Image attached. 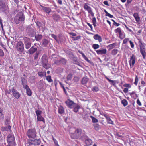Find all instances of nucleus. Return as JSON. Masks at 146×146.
I'll list each match as a JSON object with an SVG mask.
<instances>
[{
    "mask_svg": "<svg viewBox=\"0 0 146 146\" xmlns=\"http://www.w3.org/2000/svg\"><path fill=\"white\" fill-rule=\"evenodd\" d=\"M99 88L96 86H94L92 89V90L94 92H97L99 91Z\"/></svg>",
    "mask_w": 146,
    "mask_h": 146,
    "instance_id": "obj_38",
    "label": "nucleus"
},
{
    "mask_svg": "<svg viewBox=\"0 0 146 146\" xmlns=\"http://www.w3.org/2000/svg\"><path fill=\"white\" fill-rule=\"evenodd\" d=\"M129 38H125L123 41V44H126L127 43L128 41H129Z\"/></svg>",
    "mask_w": 146,
    "mask_h": 146,
    "instance_id": "obj_48",
    "label": "nucleus"
},
{
    "mask_svg": "<svg viewBox=\"0 0 146 146\" xmlns=\"http://www.w3.org/2000/svg\"><path fill=\"white\" fill-rule=\"evenodd\" d=\"M89 80V79L87 77H83L82 80V84H86L88 82Z\"/></svg>",
    "mask_w": 146,
    "mask_h": 146,
    "instance_id": "obj_27",
    "label": "nucleus"
},
{
    "mask_svg": "<svg viewBox=\"0 0 146 146\" xmlns=\"http://www.w3.org/2000/svg\"><path fill=\"white\" fill-rule=\"evenodd\" d=\"M103 3L104 5H105L107 6H108L109 5V4L108 3V1H104L103 2Z\"/></svg>",
    "mask_w": 146,
    "mask_h": 146,
    "instance_id": "obj_64",
    "label": "nucleus"
},
{
    "mask_svg": "<svg viewBox=\"0 0 146 146\" xmlns=\"http://www.w3.org/2000/svg\"><path fill=\"white\" fill-rule=\"evenodd\" d=\"M130 95L131 97L134 99H136L138 97L135 91H133L132 93H130Z\"/></svg>",
    "mask_w": 146,
    "mask_h": 146,
    "instance_id": "obj_23",
    "label": "nucleus"
},
{
    "mask_svg": "<svg viewBox=\"0 0 146 146\" xmlns=\"http://www.w3.org/2000/svg\"><path fill=\"white\" fill-rule=\"evenodd\" d=\"M4 56V53L2 50L0 49V56L3 57Z\"/></svg>",
    "mask_w": 146,
    "mask_h": 146,
    "instance_id": "obj_55",
    "label": "nucleus"
},
{
    "mask_svg": "<svg viewBox=\"0 0 146 146\" xmlns=\"http://www.w3.org/2000/svg\"><path fill=\"white\" fill-rule=\"evenodd\" d=\"M138 81L139 78L138 76L137 75H136L135 79V82H134V84L135 86H137V85Z\"/></svg>",
    "mask_w": 146,
    "mask_h": 146,
    "instance_id": "obj_39",
    "label": "nucleus"
},
{
    "mask_svg": "<svg viewBox=\"0 0 146 146\" xmlns=\"http://www.w3.org/2000/svg\"><path fill=\"white\" fill-rule=\"evenodd\" d=\"M136 57L134 54H132L129 63L131 68H132L134 65L135 62Z\"/></svg>",
    "mask_w": 146,
    "mask_h": 146,
    "instance_id": "obj_9",
    "label": "nucleus"
},
{
    "mask_svg": "<svg viewBox=\"0 0 146 146\" xmlns=\"http://www.w3.org/2000/svg\"><path fill=\"white\" fill-rule=\"evenodd\" d=\"M16 48L19 52L22 53L24 51V44L21 41L18 42L16 45Z\"/></svg>",
    "mask_w": 146,
    "mask_h": 146,
    "instance_id": "obj_4",
    "label": "nucleus"
},
{
    "mask_svg": "<svg viewBox=\"0 0 146 146\" xmlns=\"http://www.w3.org/2000/svg\"><path fill=\"white\" fill-rule=\"evenodd\" d=\"M93 38L96 40H98L100 42H101L102 41L101 36L98 34L95 35L94 36Z\"/></svg>",
    "mask_w": 146,
    "mask_h": 146,
    "instance_id": "obj_17",
    "label": "nucleus"
},
{
    "mask_svg": "<svg viewBox=\"0 0 146 146\" xmlns=\"http://www.w3.org/2000/svg\"><path fill=\"white\" fill-rule=\"evenodd\" d=\"M95 129L96 130H98L99 129V125L98 124H95L93 125Z\"/></svg>",
    "mask_w": 146,
    "mask_h": 146,
    "instance_id": "obj_46",
    "label": "nucleus"
},
{
    "mask_svg": "<svg viewBox=\"0 0 146 146\" xmlns=\"http://www.w3.org/2000/svg\"><path fill=\"white\" fill-rule=\"evenodd\" d=\"M119 50L116 48H114L112 50L111 52V54L112 55L115 56L116 55Z\"/></svg>",
    "mask_w": 146,
    "mask_h": 146,
    "instance_id": "obj_29",
    "label": "nucleus"
},
{
    "mask_svg": "<svg viewBox=\"0 0 146 146\" xmlns=\"http://www.w3.org/2000/svg\"><path fill=\"white\" fill-rule=\"evenodd\" d=\"M78 52L82 54L83 57V58L87 61L88 62H90V61L88 58L85 55V54L82 53V52L80 51H78Z\"/></svg>",
    "mask_w": 146,
    "mask_h": 146,
    "instance_id": "obj_28",
    "label": "nucleus"
},
{
    "mask_svg": "<svg viewBox=\"0 0 146 146\" xmlns=\"http://www.w3.org/2000/svg\"><path fill=\"white\" fill-rule=\"evenodd\" d=\"M47 58V56L45 54H44L41 58L42 64L48 62V61Z\"/></svg>",
    "mask_w": 146,
    "mask_h": 146,
    "instance_id": "obj_15",
    "label": "nucleus"
},
{
    "mask_svg": "<svg viewBox=\"0 0 146 146\" xmlns=\"http://www.w3.org/2000/svg\"><path fill=\"white\" fill-rule=\"evenodd\" d=\"M123 86L125 87H126V88H131V85L129 84H127L123 85Z\"/></svg>",
    "mask_w": 146,
    "mask_h": 146,
    "instance_id": "obj_51",
    "label": "nucleus"
},
{
    "mask_svg": "<svg viewBox=\"0 0 146 146\" xmlns=\"http://www.w3.org/2000/svg\"><path fill=\"white\" fill-rule=\"evenodd\" d=\"M96 52L98 55L105 54L106 53L107 50L106 49H102L101 50L99 49L96 50Z\"/></svg>",
    "mask_w": 146,
    "mask_h": 146,
    "instance_id": "obj_12",
    "label": "nucleus"
},
{
    "mask_svg": "<svg viewBox=\"0 0 146 146\" xmlns=\"http://www.w3.org/2000/svg\"><path fill=\"white\" fill-rule=\"evenodd\" d=\"M46 77L47 80L49 82H52L53 81L51 79V77L49 75L45 76Z\"/></svg>",
    "mask_w": 146,
    "mask_h": 146,
    "instance_id": "obj_34",
    "label": "nucleus"
},
{
    "mask_svg": "<svg viewBox=\"0 0 146 146\" xmlns=\"http://www.w3.org/2000/svg\"><path fill=\"white\" fill-rule=\"evenodd\" d=\"M105 77L106 79L109 81V82H110L112 85L114 86H115L116 85V82H117V81L111 80L106 76Z\"/></svg>",
    "mask_w": 146,
    "mask_h": 146,
    "instance_id": "obj_20",
    "label": "nucleus"
},
{
    "mask_svg": "<svg viewBox=\"0 0 146 146\" xmlns=\"http://www.w3.org/2000/svg\"><path fill=\"white\" fill-rule=\"evenodd\" d=\"M121 102L124 107L127 106L128 104V102L126 99H125L122 100L121 101Z\"/></svg>",
    "mask_w": 146,
    "mask_h": 146,
    "instance_id": "obj_33",
    "label": "nucleus"
},
{
    "mask_svg": "<svg viewBox=\"0 0 146 146\" xmlns=\"http://www.w3.org/2000/svg\"><path fill=\"white\" fill-rule=\"evenodd\" d=\"M65 102L67 106L71 108H73L76 106V105H77L73 101L71 100L70 99H68L67 101H65Z\"/></svg>",
    "mask_w": 146,
    "mask_h": 146,
    "instance_id": "obj_8",
    "label": "nucleus"
},
{
    "mask_svg": "<svg viewBox=\"0 0 146 146\" xmlns=\"http://www.w3.org/2000/svg\"><path fill=\"white\" fill-rule=\"evenodd\" d=\"M69 34L73 36H76V34L73 32H70Z\"/></svg>",
    "mask_w": 146,
    "mask_h": 146,
    "instance_id": "obj_63",
    "label": "nucleus"
},
{
    "mask_svg": "<svg viewBox=\"0 0 146 146\" xmlns=\"http://www.w3.org/2000/svg\"><path fill=\"white\" fill-rule=\"evenodd\" d=\"M49 42L46 39H44L42 41V44L44 46H46Z\"/></svg>",
    "mask_w": 146,
    "mask_h": 146,
    "instance_id": "obj_32",
    "label": "nucleus"
},
{
    "mask_svg": "<svg viewBox=\"0 0 146 146\" xmlns=\"http://www.w3.org/2000/svg\"><path fill=\"white\" fill-rule=\"evenodd\" d=\"M128 89L127 88H125L123 90V91L125 93H127L128 92Z\"/></svg>",
    "mask_w": 146,
    "mask_h": 146,
    "instance_id": "obj_62",
    "label": "nucleus"
},
{
    "mask_svg": "<svg viewBox=\"0 0 146 146\" xmlns=\"http://www.w3.org/2000/svg\"><path fill=\"white\" fill-rule=\"evenodd\" d=\"M22 84L23 88L25 89L26 91V93L27 95L29 96H31L32 94V92L27 85H25V82H27L25 79L23 78L22 79Z\"/></svg>",
    "mask_w": 146,
    "mask_h": 146,
    "instance_id": "obj_3",
    "label": "nucleus"
},
{
    "mask_svg": "<svg viewBox=\"0 0 146 146\" xmlns=\"http://www.w3.org/2000/svg\"><path fill=\"white\" fill-rule=\"evenodd\" d=\"M133 15L137 22V23H139L140 17L139 14L137 13H135L133 14Z\"/></svg>",
    "mask_w": 146,
    "mask_h": 146,
    "instance_id": "obj_13",
    "label": "nucleus"
},
{
    "mask_svg": "<svg viewBox=\"0 0 146 146\" xmlns=\"http://www.w3.org/2000/svg\"><path fill=\"white\" fill-rule=\"evenodd\" d=\"M93 23V24L94 27H96V19L95 17H93L92 19Z\"/></svg>",
    "mask_w": 146,
    "mask_h": 146,
    "instance_id": "obj_42",
    "label": "nucleus"
},
{
    "mask_svg": "<svg viewBox=\"0 0 146 146\" xmlns=\"http://www.w3.org/2000/svg\"><path fill=\"white\" fill-rule=\"evenodd\" d=\"M107 122L108 123L113 124V121L111 120V119H107Z\"/></svg>",
    "mask_w": 146,
    "mask_h": 146,
    "instance_id": "obj_53",
    "label": "nucleus"
},
{
    "mask_svg": "<svg viewBox=\"0 0 146 146\" xmlns=\"http://www.w3.org/2000/svg\"><path fill=\"white\" fill-rule=\"evenodd\" d=\"M92 47L94 49H96L99 48L100 46L98 44H94L92 45Z\"/></svg>",
    "mask_w": 146,
    "mask_h": 146,
    "instance_id": "obj_43",
    "label": "nucleus"
},
{
    "mask_svg": "<svg viewBox=\"0 0 146 146\" xmlns=\"http://www.w3.org/2000/svg\"><path fill=\"white\" fill-rule=\"evenodd\" d=\"M6 7L5 4L1 3L0 4V9L2 11H4L6 10Z\"/></svg>",
    "mask_w": 146,
    "mask_h": 146,
    "instance_id": "obj_24",
    "label": "nucleus"
},
{
    "mask_svg": "<svg viewBox=\"0 0 146 146\" xmlns=\"http://www.w3.org/2000/svg\"><path fill=\"white\" fill-rule=\"evenodd\" d=\"M36 132L35 129H30L27 131V136L29 138L34 139L36 137Z\"/></svg>",
    "mask_w": 146,
    "mask_h": 146,
    "instance_id": "obj_2",
    "label": "nucleus"
},
{
    "mask_svg": "<svg viewBox=\"0 0 146 146\" xmlns=\"http://www.w3.org/2000/svg\"><path fill=\"white\" fill-rule=\"evenodd\" d=\"M92 143V141L89 138H87L85 140V143L87 146L91 145Z\"/></svg>",
    "mask_w": 146,
    "mask_h": 146,
    "instance_id": "obj_21",
    "label": "nucleus"
},
{
    "mask_svg": "<svg viewBox=\"0 0 146 146\" xmlns=\"http://www.w3.org/2000/svg\"><path fill=\"white\" fill-rule=\"evenodd\" d=\"M37 50L36 47L34 48L33 46H32L29 50V52L30 54H33Z\"/></svg>",
    "mask_w": 146,
    "mask_h": 146,
    "instance_id": "obj_18",
    "label": "nucleus"
},
{
    "mask_svg": "<svg viewBox=\"0 0 146 146\" xmlns=\"http://www.w3.org/2000/svg\"><path fill=\"white\" fill-rule=\"evenodd\" d=\"M5 123L6 125H9L10 123V119H6L5 121Z\"/></svg>",
    "mask_w": 146,
    "mask_h": 146,
    "instance_id": "obj_50",
    "label": "nucleus"
},
{
    "mask_svg": "<svg viewBox=\"0 0 146 146\" xmlns=\"http://www.w3.org/2000/svg\"><path fill=\"white\" fill-rule=\"evenodd\" d=\"M129 42L130 44L131 47L133 48L134 47V45L133 42L131 40L129 41Z\"/></svg>",
    "mask_w": 146,
    "mask_h": 146,
    "instance_id": "obj_54",
    "label": "nucleus"
},
{
    "mask_svg": "<svg viewBox=\"0 0 146 146\" xmlns=\"http://www.w3.org/2000/svg\"><path fill=\"white\" fill-rule=\"evenodd\" d=\"M38 74L40 77H42L44 76H46V72L45 71H39L38 73Z\"/></svg>",
    "mask_w": 146,
    "mask_h": 146,
    "instance_id": "obj_25",
    "label": "nucleus"
},
{
    "mask_svg": "<svg viewBox=\"0 0 146 146\" xmlns=\"http://www.w3.org/2000/svg\"><path fill=\"white\" fill-rule=\"evenodd\" d=\"M53 19L56 22H60L61 17L60 15L56 13H54L52 15Z\"/></svg>",
    "mask_w": 146,
    "mask_h": 146,
    "instance_id": "obj_11",
    "label": "nucleus"
},
{
    "mask_svg": "<svg viewBox=\"0 0 146 146\" xmlns=\"http://www.w3.org/2000/svg\"><path fill=\"white\" fill-rule=\"evenodd\" d=\"M25 48L27 49H29L31 46V43L30 42L25 43Z\"/></svg>",
    "mask_w": 146,
    "mask_h": 146,
    "instance_id": "obj_40",
    "label": "nucleus"
},
{
    "mask_svg": "<svg viewBox=\"0 0 146 146\" xmlns=\"http://www.w3.org/2000/svg\"><path fill=\"white\" fill-rule=\"evenodd\" d=\"M42 38V36L41 34H38L35 36V38L36 41H39Z\"/></svg>",
    "mask_w": 146,
    "mask_h": 146,
    "instance_id": "obj_31",
    "label": "nucleus"
},
{
    "mask_svg": "<svg viewBox=\"0 0 146 146\" xmlns=\"http://www.w3.org/2000/svg\"><path fill=\"white\" fill-rule=\"evenodd\" d=\"M43 11L49 14L50 13L51 11V8L49 7H46L43 6H41Z\"/></svg>",
    "mask_w": 146,
    "mask_h": 146,
    "instance_id": "obj_14",
    "label": "nucleus"
},
{
    "mask_svg": "<svg viewBox=\"0 0 146 146\" xmlns=\"http://www.w3.org/2000/svg\"><path fill=\"white\" fill-rule=\"evenodd\" d=\"M11 129V126L9 125L7 127H2L1 129V130L3 132L5 131H9Z\"/></svg>",
    "mask_w": 146,
    "mask_h": 146,
    "instance_id": "obj_16",
    "label": "nucleus"
},
{
    "mask_svg": "<svg viewBox=\"0 0 146 146\" xmlns=\"http://www.w3.org/2000/svg\"><path fill=\"white\" fill-rule=\"evenodd\" d=\"M29 141V143L31 144H32L34 145H39L41 143V140L40 139H28Z\"/></svg>",
    "mask_w": 146,
    "mask_h": 146,
    "instance_id": "obj_7",
    "label": "nucleus"
},
{
    "mask_svg": "<svg viewBox=\"0 0 146 146\" xmlns=\"http://www.w3.org/2000/svg\"><path fill=\"white\" fill-rule=\"evenodd\" d=\"M51 36L55 40H56L57 39V36L54 34H51Z\"/></svg>",
    "mask_w": 146,
    "mask_h": 146,
    "instance_id": "obj_58",
    "label": "nucleus"
},
{
    "mask_svg": "<svg viewBox=\"0 0 146 146\" xmlns=\"http://www.w3.org/2000/svg\"><path fill=\"white\" fill-rule=\"evenodd\" d=\"M116 44V43H115L108 45L107 46V48L109 49L108 50L110 51L113 49L115 47Z\"/></svg>",
    "mask_w": 146,
    "mask_h": 146,
    "instance_id": "obj_22",
    "label": "nucleus"
},
{
    "mask_svg": "<svg viewBox=\"0 0 146 146\" xmlns=\"http://www.w3.org/2000/svg\"><path fill=\"white\" fill-rule=\"evenodd\" d=\"M27 143L25 144V146H33L32 144H31L29 143V141L28 140L27 141Z\"/></svg>",
    "mask_w": 146,
    "mask_h": 146,
    "instance_id": "obj_56",
    "label": "nucleus"
},
{
    "mask_svg": "<svg viewBox=\"0 0 146 146\" xmlns=\"http://www.w3.org/2000/svg\"><path fill=\"white\" fill-rule=\"evenodd\" d=\"M115 33H118L119 34L122 32L121 29L120 27H118L116 29H115Z\"/></svg>",
    "mask_w": 146,
    "mask_h": 146,
    "instance_id": "obj_47",
    "label": "nucleus"
},
{
    "mask_svg": "<svg viewBox=\"0 0 146 146\" xmlns=\"http://www.w3.org/2000/svg\"><path fill=\"white\" fill-rule=\"evenodd\" d=\"M13 96L16 98L19 99L21 96L20 94L15 89L14 87H13L11 90Z\"/></svg>",
    "mask_w": 146,
    "mask_h": 146,
    "instance_id": "obj_10",
    "label": "nucleus"
},
{
    "mask_svg": "<svg viewBox=\"0 0 146 146\" xmlns=\"http://www.w3.org/2000/svg\"><path fill=\"white\" fill-rule=\"evenodd\" d=\"M137 104L139 106H141L142 105L139 99L137 100Z\"/></svg>",
    "mask_w": 146,
    "mask_h": 146,
    "instance_id": "obj_61",
    "label": "nucleus"
},
{
    "mask_svg": "<svg viewBox=\"0 0 146 146\" xmlns=\"http://www.w3.org/2000/svg\"><path fill=\"white\" fill-rule=\"evenodd\" d=\"M81 134V130L78 129L75 130L73 133L71 134V136L74 139L77 138L80 136Z\"/></svg>",
    "mask_w": 146,
    "mask_h": 146,
    "instance_id": "obj_6",
    "label": "nucleus"
},
{
    "mask_svg": "<svg viewBox=\"0 0 146 146\" xmlns=\"http://www.w3.org/2000/svg\"><path fill=\"white\" fill-rule=\"evenodd\" d=\"M64 110L63 107L60 105L58 107V112L59 114H62L64 112Z\"/></svg>",
    "mask_w": 146,
    "mask_h": 146,
    "instance_id": "obj_19",
    "label": "nucleus"
},
{
    "mask_svg": "<svg viewBox=\"0 0 146 146\" xmlns=\"http://www.w3.org/2000/svg\"><path fill=\"white\" fill-rule=\"evenodd\" d=\"M88 5V3H85L84 5V8L85 10L88 11V13L91 14L92 16L94 17V13L92 11L91 8Z\"/></svg>",
    "mask_w": 146,
    "mask_h": 146,
    "instance_id": "obj_5",
    "label": "nucleus"
},
{
    "mask_svg": "<svg viewBox=\"0 0 146 146\" xmlns=\"http://www.w3.org/2000/svg\"><path fill=\"white\" fill-rule=\"evenodd\" d=\"M72 74H68L66 77L67 80H70L72 78Z\"/></svg>",
    "mask_w": 146,
    "mask_h": 146,
    "instance_id": "obj_45",
    "label": "nucleus"
},
{
    "mask_svg": "<svg viewBox=\"0 0 146 146\" xmlns=\"http://www.w3.org/2000/svg\"><path fill=\"white\" fill-rule=\"evenodd\" d=\"M38 53L37 52H36L35 54V55L34 56V60H36L37 59L38 56Z\"/></svg>",
    "mask_w": 146,
    "mask_h": 146,
    "instance_id": "obj_57",
    "label": "nucleus"
},
{
    "mask_svg": "<svg viewBox=\"0 0 146 146\" xmlns=\"http://www.w3.org/2000/svg\"><path fill=\"white\" fill-rule=\"evenodd\" d=\"M36 113L37 116V119H41V114L42 111L39 110H37L36 111Z\"/></svg>",
    "mask_w": 146,
    "mask_h": 146,
    "instance_id": "obj_26",
    "label": "nucleus"
},
{
    "mask_svg": "<svg viewBox=\"0 0 146 146\" xmlns=\"http://www.w3.org/2000/svg\"><path fill=\"white\" fill-rule=\"evenodd\" d=\"M119 37L120 39H123L125 36V35H124L121 32L119 34Z\"/></svg>",
    "mask_w": 146,
    "mask_h": 146,
    "instance_id": "obj_41",
    "label": "nucleus"
},
{
    "mask_svg": "<svg viewBox=\"0 0 146 146\" xmlns=\"http://www.w3.org/2000/svg\"><path fill=\"white\" fill-rule=\"evenodd\" d=\"M72 38L73 39V40H76L80 39L81 38V36H80L79 35L76 37H72Z\"/></svg>",
    "mask_w": 146,
    "mask_h": 146,
    "instance_id": "obj_49",
    "label": "nucleus"
},
{
    "mask_svg": "<svg viewBox=\"0 0 146 146\" xmlns=\"http://www.w3.org/2000/svg\"><path fill=\"white\" fill-rule=\"evenodd\" d=\"M55 63L57 64H60V60H56L55 61Z\"/></svg>",
    "mask_w": 146,
    "mask_h": 146,
    "instance_id": "obj_60",
    "label": "nucleus"
},
{
    "mask_svg": "<svg viewBox=\"0 0 146 146\" xmlns=\"http://www.w3.org/2000/svg\"><path fill=\"white\" fill-rule=\"evenodd\" d=\"M21 15L19 17V20L21 21H24V16L23 14L21 13Z\"/></svg>",
    "mask_w": 146,
    "mask_h": 146,
    "instance_id": "obj_37",
    "label": "nucleus"
},
{
    "mask_svg": "<svg viewBox=\"0 0 146 146\" xmlns=\"http://www.w3.org/2000/svg\"><path fill=\"white\" fill-rule=\"evenodd\" d=\"M52 139L55 144L56 145H57V146H59L58 144V141L56 140V139L53 137Z\"/></svg>",
    "mask_w": 146,
    "mask_h": 146,
    "instance_id": "obj_52",
    "label": "nucleus"
},
{
    "mask_svg": "<svg viewBox=\"0 0 146 146\" xmlns=\"http://www.w3.org/2000/svg\"><path fill=\"white\" fill-rule=\"evenodd\" d=\"M42 66L45 69H48L50 67V65L48 63H45L42 64Z\"/></svg>",
    "mask_w": 146,
    "mask_h": 146,
    "instance_id": "obj_30",
    "label": "nucleus"
},
{
    "mask_svg": "<svg viewBox=\"0 0 146 146\" xmlns=\"http://www.w3.org/2000/svg\"><path fill=\"white\" fill-rule=\"evenodd\" d=\"M74 108V111L76 113L78 111L79 109L80 108V107L79 105H76V106Z\"/></svg>",
    "mask_w": 146,
    "mask_h": 146,
    "instance_id": "obj_35",
    "label": "nucleus"
},
{
    "mask_svg": "<svg viewBox=\"0 0 146 146\" xmlns=\"http://www.w3.org/2000/svg\"><path fill=\"white\" fill-rule=\"evenodd\" d=\"M23 39L24 41V43L30 42V38H27V37H24L23 38Z\"/></svg>",
    "mask_w": 146,
    "mask_h": 146,
    "instance_id": "obj_44",
    "label": "nucleus"
},
{
    "mask_svg": "<svg viewBox=\"0 0 146 146\" xmlns=\"http://www.w3.org/2000/svg\"><path fill=\"white\" fill-rule=\"evenodd\" d=\"M105 16H108L110 18H113V16L112 15H111L109 13L107 15H105Z\"/></svg>",
    "mask_w": 146,
    "mask_h": 146,
    "instance_id": "obj_59",
    "label": "nucleus"
},
{
    "mask_svg": "<svg viewBox=\"0 0 146 146\" xmlns=\"http://www.w3.org/2000/svg\"><path fill=\"white\" fill-rule=\"evenodd\" d=\"M60 64H66L67 60L65 58H62L60 59Z\"/></svg>",
    "mask_w": 146,
    "mask_h": 146,
    "instance_id": "obj_36",
    "label": "nucleus"
},
{
    "mask_svg": "<svg viewBox=\"0 0 146 146\" xmlns=\"http://www.w3.org/2000/svg\"><path fill=\"white\" fill-rule=\"evenodd\" d=\"M138 40L140 52L143 58L145 59V56H146V51L145 52V48L144 43L142 42L141 39H139Z\"/></svg>",
    "mask_w": 146,
    "mask_h": 146,
    "instance_id": "obj_1",
    "label": "nucleus"
}]
</instances>
